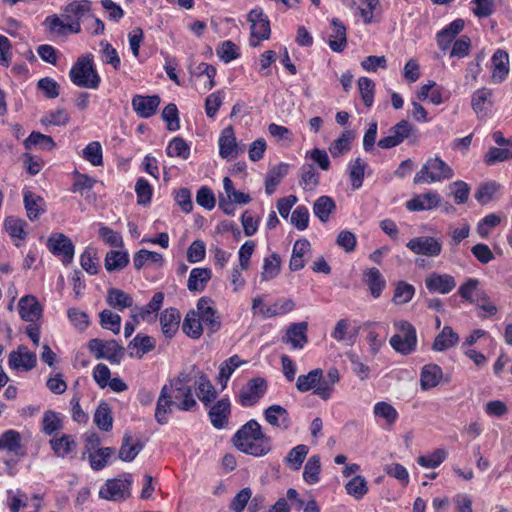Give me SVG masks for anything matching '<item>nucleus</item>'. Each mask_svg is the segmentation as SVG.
I'll use <instances>...</instances> for the list:
<instances>
[{"instance_id":"603ef678","label":"nucleus","mask_w":512,"mask_h":512,"mask_svg":"<svg viewBox=\"0 0 512 512\" xmlns=\"http://www.w3.org/2000/svg\"><path fill=\"white\" fill-rule=\"evenodd\" d=\"M321 471V463L320 457L318 455L311 456L305 466L303 471V479L308 484H316L319 482V474Z\"/></svg>"},{"instance_id":"4be33fe9","label":"nucleus","mask_w":512,"mask_h":512,"mask_svg":"<svg viewBox=\"0 0 512 512\" xmlns=\"http://www.w3.org/2000/svg\"><path fill=\"white\" fill-rule=\"evenodd\" d=\"M308 323H292L283 337V341L289 343L293 349H302L308 342L307 337Z\"/></svg>"},{"instance_id":"b1692460","label":"nucleus","mask_w":512,"mask_h":512,"mask_svg":"<svg viewBox=\"0 0 512 512\" xmlns=\"http://www.w3.org/2000/svg\"><path fill=\"white\" fill-rule=\"evenodd\" d=\"M230 412V401L228 398H222L217 401L209 411L212 425L217 429L224 428L228 423Z\"/></svg>"},{"instance_id":"ea45409f","label":"nucleus","mask_w":512,"mask_h":512,"mask_svg":"<svg viewBox=\"0 0 512 512\" xmlns=\"http://www.w3.org/2000/svg\"><path fill=\"white\" fill-rule=\"evenodd\" d=\"M336 210L335 201L329 196L319 197L313 205L315 216L323 223L327 222L330 215Z\"/></svg>"},{"instance_id":"69168bd1","label":"nucleus","mask_w":512,"mask_h":512,"mask_svg":"<svg viewBox=\"0 0 512 512\" xmlns=\"http://www.w3.org/2000/svg\"><path fill=\"white\" fill-rule=\"evenodd\" d=\"M479 281L475 278H469L464 284H462L458 290L460 296L472 302L473 296L475 295L477 299L484 298V292L478 289Z\"/></svg>"},{"instance_id":"20e7f679","label":"nucleus","mask_w":512,"mask_h":512,"mask_svg":"<svg viewBox=\"0 0 512 512\" xmlns=\"http://www.w3.org/2000/svg\"><path fill=\"white\" fill-rule=\"evenodd\" d=\"M233 442L238 450L255 457L264 456L271 451V438L263 433L261 425L254 419L235 433Z\"/></svg>"},{"instance_id":"bf43d9fd","label":"nucleus","mask_w":512,"mask_h":512,"mask_svg":"<svg viewBox=\"0 0 512 512\" xmlns=\"http://www.w3.org/2000/svg\"><path fill=\"white\" fill-rule=\"evenodd\" d=\"M166 153L170 157L187 159L190 155V147L183 138L175 137L169 142Z\"/></svg>"},{"instance_id":"6e6552de","label":"nucleus","mask_w":512,"mask_h":512,"mask_svg":"<svg viewBox=\"0 0 512 512\" xmlns=\"http://www.w3.org/2000/svg\"><path fill=\"white\" fill-rule=\"evenodd\" d=\"M131 484L132 481L127 478L109 479L100 488L99 496L102 499L114 502L126 500L131 494Z\"/></svg>"},{"instance_id":"1a4fd4ad","label":"nucleus","mask_w":512,"mask_h":512,"mask_svg":"<svg viewBox=\"0 0 512 512\" xmlns=\"http://www.w3.org/2000/svg\"><path fill=\"white\" fill-rule=\"evenodd\" d=\"M267 381L262 377L250 379L239 393V403L244 407L256 404L267 391Z\"/></svg>"},{"instance_id":"13d9d810","label":"nucleus","mask_w":512,"mask_h":512,"mask_svg":"<svg viewBox=\"0 0 512 512\" xmlns=\"http://www.w3.org/2000/svg\"><path fill=\"white\" fill-rule=\"evenodd\" d=\"M280 257L274 253L264 259L263 271L261 273V279L268 281L275 278L280 272Z\"/></svg>"},{"instance_id":"e2e57ef3","label":"nucleus","mask_w":512,"mask_h":512,"mask_svg":"<svg viewBox=\"0 0 512 512\" xmlns=\"http://www.w3.org/2000/svg\"><path fill=\"white\" fill-rule=\"evenodd\" d=\"M366 167V162L361 158H356L350 164L349 176L354 189H359L362 186Z\"/></svg>"},{"instance_id":"6e6d98bb","label":"nucleus","mask_w":512,"mask_h":512,"mask_svg":"<svg viewBox=\"0 0 512 512\" xmlns=\"http://www.w3.org/2000/svg\"><path fill=\"white\" fill-rule=\"evenodd\" d=\"M374 415L385 420L386 424L391 426L398 419L397 410L389 403L381 401L377 402L373 408Z\"/></svg>"},{"instance_id":"f704fd0d","label":"nucleus","mask_w":512,"mask_h":512,"mask_svg":"<svg viewBox=\"0 0 512 512\" xmlns=\"http://www.w3.org/2000/svg\"><path fill=\"white\" fill-rule=\"evenodd\" d=\"M459 341V335L450 326H444L442 331L435 337L432 349L434 351H445L455 346Z\"/></svg>"},{"instance_id":"a19ab883","label":"nucleus","mask_w":512,"mask_h":512,"mask_svg":"<svg viewBox=\"0 0 512 512\" xmlns=\"http://www.w3.org/2000/svg\"><path fill=\"white\" fill-rule=\"evenodd\" d=\"M49 444L57 457H66L75 448L76 442L71 435H62L61 437H54L49 441Z\"/></svg>"},{"instance_id":"9d476101","label":"nucleus","mask_w":512,"mask_h":512,"mask_svg":"<svg viewBox=\"0 0 512 512\" xmlns=\"http://www.w3.org/2000/svg\"><path fill=\"white\" fill-rule=\"evenodd\" d=\"M49 251L58 257H62V262L68 265L74 258V244L62 233L52 234L47 240Z\"/></svg>"},{"instance_id":"473e14b6","label":"nucleus","mask_w":512,"mask_h":512,"mask_svg":"<svg viewBox=\"0 0 512 512\" xmlns=\"http://www.w3.org/2000/svg\"><path fill=\"white\" fill-rule=\"evenodd\" d=\"M26 225L25 220L14 216H9L4 220V228L16 246H20L19 241H23L26 238Z\"/></svg>"},{"instance_id":"a18cd8bd","label":"nucleus","mask_w":512,"mask_h":512,"mask_svg":"<svg viewBox=\"0 0 512 512\" xmlns=\"http://www.w3.org/2000/svg\"><path fill=\"white\" fill-rule=\"evenodd\" d=\"M24 145L27 150H51L55 146V142L51 136L44 135L40 132H32L25 140Z\"/></svg>"},{"instance_id":"5701e85b","label":"nucleus","mask_w":512,"mask_h":512,"mask_svg":"<svg viewBox=\"0 0 512 512\" xmlns=\"http://www.w3.org/2000/svg\"><path fill=\"white\" fill-rule=\"evenodd\" d=\"M509 73V55L498 49L492 56L491 81L495 84L503 82Z\"/></svg>"},{"instance_id":"37998d69","label":"nucleus","mask_w":512,"mask_h":512,"mask_svg":"<svg viewBox=\"0 0 512 512\" xmlns=\"http://www.w3.org/2000/svg\"><path fill=\"white\" fill-rule=\"evenodd\" d=\"M288 169V164L281 163L269 171L265 180V190L268 195H271L275 192V189L282 178L287 175Z\"/></svg>"},{"instance_id":"dca6fc26","label":"nucleus","mask_w":512,"mask_h":512,"mask_svg":"<svg viewBox=\"0 0 512 512\" xmlns=\"http://www.w3.org/2000/svg\"><path fill=\"white\" fill-rule=\"evenodd\" d=\"M425 286L431 293L448 294L456 287V280L449 274L432 272L426 276Z\"/></svg>"},{"instance_id":"c756f323","label":"nucleus","mask_w":512,"mask_h":512,"mask_svg":"<svg viewBox=\"0 0 512 512\" xmlns=\"http://www.w3.org/2000/svg\"><path fill=\"white\" fill-rule=\"evenodd\" d=\"M363 277V281L368 286L371 295L374 298L380 297L386 287V281L379 269L370 268L364 272Z\"/></svg>"},{"instance_id":"e433bc0d","label":"nucleus","mask_w":512,"mask_h":512,"mask_svg":"<svg viewBox=\"0 0 512 512\" xmlns=\"http://www.w3.org/2000/svg\"><path fill=\"white\" fill-rule=\"evenodd\" d=\"M143 446L138 439H134L130 434L125 433L119 450V457L123 461H132L142 450Z\"/></svg>"},{"instance_id":"c9c22d12","label":"nucleus","mask_w":512,"mask_h":512,"mask_svg":"<svg viewBox=\"0 0 512 512\" xmlns=\"http://www.w3.org/2000/svg\"><path fill=\"white\" fill-rule=\"evenodd\" d=\"M339 381V372L336 368H330L326 378H322L321 383L313 391V394L319 396L323 400H328L334 390V385Z\"/></svg>"},{"instance_id":"7c9ffc66","label":"nucleus","mask_w":512,"mask_h":512,"mask_svg":"<svg viewBox=\"0 0 512 512\" xmlns=\"http://www.w3.org/2000/svg\"><path fill=\"white\" fill-rule=\"evenodd\" d=\"M212 277V271L209 268H194L191 270L187 288L191 292H202Z\"/></svg>"},{"instance_id":"39448f33","label":"nucleus","mask_w":512,"mask_h":512,"mask_svg":"<svg viewBox=\"0 0 512 512\" xmlns=\"http://www.w3.org/2000/svg\"><path fill=\"white\" fill-rule=\"evenodd\" d=\"M71 82L83 88L96 89L100 84V76L95 69L93 55L84 54L78 57L70 69Z\"/></svg>"},{"instance_id":"3c124183","label":"nucleus","mask_w":512,"mask_h":512,"mask_svg":"<svg viewBox=\"0 0 512 512\" xmlns=\"http://www.w3.org/2000/svg\"><path fill=\"white\" fill-rule=\"evenodd\" d=\"M415 294V287L405 281H398L395 285L392 301L396 305L408 303Z\"/></svg>"},{"instance_id":"c03bdc74","label":"nucleus","mask_w":512,"mask_h":512,"mask_svg":"<svg viewBox=\"0 0 512 512\" xmlns=\"http://www.w3.org/2000/svg\"><path fill=\"white\" fill-rule=\"evenodd\" d=\"M129 263V256L124 251L111 250L105 257V268L109 272L119 271Z\"/></svg>"},{"instance_id":"cd10ccee","label":"nucleus","mask_w":512,"mask_h":512,"mask_svg":"<svg viewBox=\"0 0 512 512\" xmlns=\"http://www.w3.org/2000/svg\"><path fill=\"white\" fill-rule=\"evenodd\" d=\"M332 31L329 34L328 44L332 51L342 52L347 45L346 27L336 18L331 21Z\"/></svg>"},{"instance_id":"774afa93","label":"nucleus","mask_w":512,"mask_h":512,"mask_svg":"<svg viewBox=\"0 0 512 512\" xmlns=\"http://www.w3.org/2000/svg\"><path fill=\"white\" fill-rule=\"evenodd\" d=\"M113 454L114 449L110 447L99 448L91 453L89 456L91 468L96 471L103 469Z\"/></svg>"},{"instance_id":"680f3d73","label":"nucleus","mask_w":512,"mask_h":512,"mask_svg":"<svg viewBox=\"0 0 512 512\" xmlns=\"http://www.w3.org/2000/svg\"><path fill=\"white\" fill-rule=\"evenodd\" d=\"M82 157L93 166H100L103 163L102 146L98 141L90 142L82 151Z\"/></svg>"},{"instance_id":"a878e982","label":"nucleus","mask_w":512,"mask_h":512,"mask_svg":"<svg viewBox=\"0 0 512 512\" xmlns=\"http://www.w3.org/2000/svg\"><path fill=\"white\" fill-rule=\"evenodd\" d=\"M156 346L154 338L147 335H136L128 344L129 355L141 359L145 354L152 351Z\"/></svg>"},{"instance_id":"f257e3e1","label":"nucleus","mask_w":512,"mask_h":512,"mask_svg":"<svg viewBox=\"0 0 512 512\" xmlns=\"http://www.w3.org/2000/svg\"><path fill=\"white\" fill-rule=\"evenodd\" d=\"M196 366L192 365L181 371L177 377L164 385L158 397L155 409V419L158 424L168 423V415L174 409L179 411H193L197 402L192 393V382L195 379Z\"/></svg>"},{"instance_id":"6ab92c4d","label":"nucleus","mask_w":512,"mask_h":512,"mask_svg":"<svg viewBox=\"0 0 512 512\" xmlns=\"http://www.w3.org/2000/svg\"><path fill=\"white\" fill-rule=\"evenodd\" d=\"M242 149L238 146L232 127L225 128L219 138V154L223 159H234Z\"/></svg>"},{"instance_id":"f03ea898","label":"nucleus","mask_w":512,"mask_h":512,"mask_svg":"<svg viewBox=\"0 0 512 512\" xmlns=\"http://www.w3.org/2000/svg\"><path fill=\"white\" fill-rule=\"evenodd\" d=\"M220 327V317L213 301L208 297H201L197 301L196 308L186 314L182 324L183 332L193 339L200 338L204 329L209 333H215Z\"/></svg>"},{"instance_id":"09e8293b","label":"nucleus","mask_w":512,"mask_h":512,"mask_svg":"<svg viewBox=\"0 0 512 512\" xmlns=\"http://www.w3.org/2000/svg\"><path fill=\"white\" fill-rule=\"evenodd\" d=\"M309 452V447L299 444L293 447L284 459V462L293 470H299Z\"/></svg>"},{"instance_id":"aec40b11","label":"nucleus","mask_w":512,"mask_h":512,"mask_svg":"<svg viewBox=\"0 0 512 512\" xmlns=\"http://www.w3.org/2000/svg\"><path fill=\"white\" fill-rule=\"evenodd\" d=\"M160 104L158 95L142 96L135 95L132 98V107L136 114L142 118H149L155 114Z\"/></svg>"},{"instance_id":"9b49d317","label":"nucleus","mask_w":512,"mask_h":512,"mask_svg":"<svg viewBox=\"0 0 512 512\" xmlns=\"http://www.w3.org/2000/svg\"><path fill=\"white\" fill-rule=\"evenodd\" d=\"M406 247L414 254L427 257H437L442 250L441 242L430 236H419L412 238L406 244Z\"/></svg>"},{"instance_id":"72a5a7b5","label":"nucleus","mask_w":512,"mask_h":512,"mask_svg":"<svg viewBox=\"0 0 512 512\" xmlns=\"http://www.w3.org/2000/svg\"><path fill=\"white\" fill-rule=\"evenodd\" d=\"M106 301L110 307L119 311L133 307L132 296L118 288L108 289Z\"/></svg>"},{"instance_id":"423d86ee","label":"nucleus","mask_w":512,"mask_h":512,"mask_svg":"<svg viewBox=\"0 0 512 512\" xmlns=\"http://www.w3.org/2000/svg\"><path fill=\"white\" fill-rule=\"evenodd\" d=\"M453 169L439 156L430 157L414 177L415 184H431L451 179Z\"/></svg>"},{"instance_id":"412c9836","label":"nucleus","mask_w":512,"mask_h":512,"mask_svg":"<svg viewBox=\"0 0 512 512\" xmlns=\"http://www.w3.org/2000/svg\"><path fill=\"white\" fill-rule=\"evenodd\" d=\"M195 379L192 384L197 387L198 398L204 405H208L217 397V391L207 376L196 367Z\"/></svg>"},{"instance_id":"c85d7f7f","label":"nucleus","mask_w":512,"mask_h":512,"mask_svg":"<svg viewBox=\"0 0 512 512\" xmlns=\"http://www.w3.org/2000/svg\"><path fill=\"white\" fill-rule=\"evenodd\" d=\"M442 376L443 373L440 366L436 364L425 365L420 374L421 389L427 391L436 387L440 383Z\"/></svg>"},{"instance_id":"052dcab7","label":"nucleus","mask_w":512,"mask_h":512,"mask_svg":"<svg viewBox=\"0 0 512 512\" xmlns=\"http://www.w3.org/2000/svg\"><path fill=\"white\" fill-rule=\"evenodd\" d=\"M148 262L161 265L163 262V256L160 253L148 251L146 249H141L134 255L133 265L137 270L141 269Z\"/></svg>"},{"instance_id":"a211bd4d","label":"nucleus","mask_w":512,"mask_h":512,"mask_svg":"<svg viewBox=\"0 0 512 512\" xmlns=\"http://www.w3.org/2000/svg\"><path fill=\"white\" fill-rule=\"evenodd\" d=\"M19 315L26 322H35L42 316V306L35 296H23L18 302Z\"/></svg>"},{"instance_id":"58836bf2","label":"nucleus","mask_w":512,"mask_h":512,"mask_svg":"<svg viewBox=\"0 0 512 512\" xmlns=\"http://www.w3.org/2000/svg\"><path fill=\"white\" fill-rule=\"evenodd\" d=\"M295 303L291 299H279L275 303L262 307L260 314L265 318L276 317L293 311Z\"/></svg>"},{"instance_id":"7ed1b4c3","label":"nucleus","mask_w":512,"mask_h":512,"mask_svg":"<svg viewBox=\"0 0 512 512\" xmlns=\"http://www.w3.org/2000/svg\"><path fill=\"white\" fill-rule=\"evenodd\" d=\"M91 2L89 0H75L64 6L61 17L58 15L48 16L43 25L57 35L66 33H79L81 31L80 21L90 17Z\"/></svg>"},{"instance_id":"864d4df0","label":"nucleus","mask_w":512,"mask_h":512,"mask_svg":"<svg viewBox=\"0 0 512 512\" xmlns=\"http://www.w3.org/2000/svg\"><path fill=\"white\" fill-rule=\"evenodd\" d=\"M21 448V434L16 430H7L0 436V449L18 453Z\"/></svg>"},{"instance_id":"338daca9","label":"nucleus","mask_w":512,"mask_h":512,"mask_svg":"<svg viewBox=\"0 0 512 512\" xmlns=\"http://www.w3.org/2000/svg\"><path fill=\"white\" fill-rule=\"evenodd\" d=\"M62 428V420L55 411L48 410L42 419V430L47 435H53Z\"/></svg>"},{"instance_id":"2f4dec72","label":"nucleus","mask_w":512,"mask_h":512,"mask_svg":"<svg viewBox=\"0 0 512 512\" xmlns=\"http://www.w3.org/2000/svg\"><path fill=\"white\" fill-rule=\"evenodd\" d=\"M180 323V313L175 308L166 309L160 317L162 333L167 338H172L177 332Z\"/></svg>"},{"instance_id":"0e129e2a","label":"nucleus","mask_w":512,"mask_h":512,"mask_svg":"<svg viewBox=\"0 0 512 512\" xmlns=\"http://www.w3.org/2000/svg\"><path fill=\"white\" fill-rule=\"evenodd\" d=\"M100 324L104 329L112 331L114 334L120 332L121 317L119 314L105 309L100 313Z\"/></svg>"},{"instance_id":"f8f14e48","label":"nucleus","mask_w":512,"mask_h":512,"mask_svg":"<svg viewBox=\"0 0 512 512\" xmlns=\"http://www.w3.org/2000/svg\"><path fill=\"white\" fill-rule=\"evenodd\" d=\"M412 129L413 127L408 121L401 120L390 128L388 136L378 141V146L383 149L393 148L408 138Z\"/></svg>"},{"instance_id":"2eb2a0df","label":"nucleus","mask_w":512,"mask_h":512,"mask_svg":"<svg viewBox=\"0 0 512 512\" xmlns=\"http://www.w3.org/2000/svg\"><path fill=\"white\" fill-rule=\"evenodd\" d=\"M265 421L281 431L288 430L292 425L289 412L281 405L273 404L264 410Z\"/></svg>"},{"instance_id":"0eeeda50","label":"nucleus","mask_w":512,"mask_h":512,"mask_svg":"<svg viewBox=\"0 0 512 512\" xmlns=\"http://www.w3.org/2000/svg\"><path fill=\"white\" fill-rule=\"evenodd\" d=\"M394 327L397 331L389 343L392 348L402 355H409L416 350L417 335L414 326L405 320L396 321Z\"/></svg>"},{"instance_id":"5fc2aeb1","label":"nucleus","mask_w":512,"mask_h":512,"mask_svg":"<svg viewBox=\"0 0 512 512\" xmlns=\"http://www.w3.org/2000/svg\"><path fill=\"white\" fill-rule=\"evenodd\" d=\"M245 362L240 359L238 355H233L224 361L219 370V382L222 384V387L225 388L227 381L233 374V372Z\"/></svg>"},{"instance_id":"de8ad7c7","label":"nucleus","mask_w":512,"mask_h":512,"mask_svg":"<svg viewBox=\"0 0 512 512\" xmlns=\"http://www.w3.org/2000/svg\"><path fill=\"white\" fill-rule=\"evenodd\" d=\"M354 133L350 130L344 131L340 137L334 140L329 146V152L333 158H337L350 150V144Z\"/></svg>"},{"instance_id":"4468645a","label":"nucleus","mask_w":512,"mask_h":512,"mask_svg":"<svg viewBox=\"0 0 512 512\" xmlns=\"http://www.w3.org/2000/svg\"><path fill=\"white\" fill-rule=\"evenodd\" d=\"M36 354L29 351L26 346L20 345L17 350L10 352L8 365L12 370H31L36 366Z\"/></svg>"},{"instance_id":"4c0bfd02","label":"nucleus","mask_w":512,"mask_h":512,"mask_svg":"<svg viewBox=\"0 0 512 512\" xmlns=\"http://www.w3.org/2000/svg\"><path fill=\"white\" fill-rule=\"evenodd\" d=\"M319 184V173L312 164H304L299 169V185L305 191H313Z\"/></svg>"},{"instance_id":"79ce46f5","label":"nucleus","mask_w":512,"mask_h":512,"mask_svg":"<svg viewBox=\"0 0 512 512\" xmlns=\"http://www.w3.org/2000/svg\"><path fill=\"white\" fill-rule=\"evenodd\" d=\"M323 378V370L322 369H314L311 370L306 375H300L297 378L296 388L300 392H307L310 389H316L317 386L320 385L321 380Z\"/></svg>"},{"instance_id":"bb28decb","label":"nucleus","mask_w":512,"mask_h":512,"mask_svg":"<svg viewBox=\"0 0 512 512\" xmlns=\"http://www.w3.org/2000/svg\"><path fill=\"white\" fill-rule=\"evenodd\" d=\"M23 201L27 212V217L31 221L38 219L40 215L46 211V204L44 199L31 191L24 192Z\"/></svg>"},{"instance_id":"49530a36","label":"nucleus","mask_w":512,"mask_h":512,"mask_svg":"<svg viewBox=\"0 0 512 512\" xmlns=\"http://www.w3.org/2000/svg\"><path fill=\"white\" fill-rule=\"evenodd\" d=\"M94 423L97 427L103 431H110L113 425V417L112 412L109 405L106 402H101L95 413H94Z\"/></svg>"},{"instance_id":"ddd939ff","label":"nucleus","mask_w":512,"mask_h":512,"mask_svg":"<svg viewBox=\"0 0 512 512\" xmlns=\"http://www.w3.org/2000/svg\"><path fill=\"white\" fill-rule=\"evenodd\" d=\"M248 21L251 23V36L258 41L270 37V22L261 8H255L248 14Z\"/></svg>"},{"instance_id":"4d7b16f0","label":"nucleus","mask_w":512,"mask_h":512,"mask_svg":"<svg viewBox=\"0 0 512 512\" xmlns=\"http://www.w3.org/2000/svg\"><path fill=\"white\" fill-rule=\"evenodd\" d=\"M345 489L348 495L357 500L362 499L368 492L366 480L362 476L353 477L346 485Z\"/></svg>"},{"instance_id":"8fccbe9b","label":"nucleus","mask_w":512,"mask_h":512,"mask_svg":"<svg viewBox=\"0 0 512 512\" xmlns=\"http://www.w3.org/2000/svg\"><path fill=\"white\" fill-rule=\"evenodd\" d=\"M124 356V348L115 340L105 342L103 353L97 359H106L112 364H119Z\"/></svg>"},{"instance_id":"393cba45","label":"nucleus","mask_w":512,"mask_h":512,"mask_svg":"<svg viewBox=\"0 0 512 512\" xmlns=\"http://www.w3.org/2000/svg\"><path fill=\"white\" fill-rule=\"evenodd\" d=\"M440 196L436 192H428L415 196L406 202L409 211L431 210L439 205Z\"/></svg>"},{"instance_id":"f3484780","label":"nucleus","mask_w":512,"mask_h":512,"mask_svg":"<svg viewBox=\"0 0 512 512\" xmlns=\"http://www.w3.org/2000/svg\"><path fill=\"white\" fill-rule=\"evenodd\" d=\"M465 27L463 19H455L449 25L445 26L436 34V42L442 52L450 49L457 35L462 32Z\"/></svg>"}]
</instances>
